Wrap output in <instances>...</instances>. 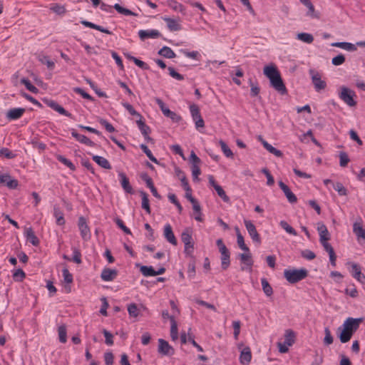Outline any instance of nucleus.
Returning <instances> with one entry per match:
<instances>
[{
  "mask_svg": "<svg viewBox=\"0 0 365 365\" xmlns=\"http://www.w3.org/2000/svg\"><path fill=\"white\" fill-rule=\"evenodd\" d=\"M363 318H347L341 327L338 328L339 338L341 343L348 342L359 327L360 324L363 322Z\"/></svg>",
  "mask_w": 365,
  "mask_h": 365,
  "instance_id": "nucleus-1",
  "label": "nucleus"
},
{
  "mask_svg": "<svg viewBox=\"0 0 365 365\" xmlns=\"http://www.w3.org/2000/svg\"><path fill=\"white\" fill-rule=\"evenodd\" d=\"M264 74L269 78L271 86L279 94L286 95L287 93V89L275 65L266 66L264 68Z\"/></svg>",
  "mask_w": 365,
  "mask_h": 365,
  "instance_id": "nucleus-2",
  "label": "nucleus"
},
{
  "mask_svg": "<svg viewBox=\"0 0 365 365\" xmlns=\"http://www.w3.org/2000/svg\"><path fill=\"white\" fill-rule=\"evenodd\" d=\"M308 276V270L305 268L299 269H285L284 271V277L290 284H295Z\"/></svg>",
  "mask_w": 365,
  "mask_h": 365,
  "instance_id": "nucleus-3",
  "label": "nucleus"
},
{
  "mask_svg": "<svg viewBox=\"0 0 365 365\" xmlns=\"http://www.w3.org/2000/svg\"><path fill=\"white\" fill-rule=\"evenodd\" d=\"M339 97L344 103L350 107H354L357 103L356 101L354 99V98L356 97L355 92L347 87L342 86L341 88Z\"/></svg>",
  "mask_w": 365,
  "mask_h": 365,
  "instance_id": "nucleus-4",
  "label": "nucleus"
},
{
  "mask_svg": "<svg viewBox=\"0 0 365 365\" xmlns=\"http://www.w3.org/2000/svg\"><path fill=\"white\" fill-rule=\"evenodd\" d=\"M155 102L160 108V110L165 116L170 118L175 123H178L182 120L181 116L178 115L176 113L170 110L168 108H167L163 101L160 98H156Z\"/></svg>",
  "mask_w": 365,
  "mask_h": 365,
  "instance_id": "nucleus-5",
  "label": "nucleus"
},
{
  "mask_svg": "<svg viewBox=\"0 0 365 365\" xmlns=\"http://www.w3.org/2000/svg\"><path fill=\"white\" fill-rule=\"evenodd\" d=\"M346 264L351 267L350 272L351 276L361 284H365V274L361 272V266L356 262H348Z\"/></svg>",
  "mask_w": 365,
  "mask_h": 365,
  "instance_id": "nucleus-6",
  "label": "nucleus"
},
{
  "mask_svg": "<svg viewBox=\"0 0 365 365\" xmlns=\"http://www.w3.org/2000/svg\"><path fill=\"white\" fill-rule=\"evenodd\" d=\"M309 73L312 77V81L314 84V88L317 91H319L326 88L327 83L324 81L322 80L321 75L313 69L309 70Z\"/></svg>",
  "mask_w": 365,
  "mask_h": 365,
  "instance_id": "nucleus-7",
  "label": "nucleus"
},
{
  "mask_svg": "<svg viewBox=\"0 0 365 365\" xmlns=\"http://www.w3.org/2000/svg\"><path fill=\"white\" fill-rule=\"evenodd\" d=\"M43 102L48 107L56 110L61 115L73 118V115L71 113L68 112L65 110L61 106H60L57 102L51 99L44 98L43 99Z\"/></svg>",
  "mask_w": 365,
  "mask_h": 365,
  "instance_id": "nucleus-8",
  "label": "nucleus"
},
{
  "mask_svg": "<svg viewBox=\"0 0 365 365\" xmlns=\"http://www.w3.org/2000/svg\"><path fill=\"white\" fill-rule=\"evenodd\" d=\"M158 352L164 356H173L175 354V349L168 342L163 339H158Z\"/></svg>",
  "mask_w": 365,
  "mask_h": 365,
  "instance_id": "nucleus-9",
  "label": "nucleus"
},
{
  "mask_svg": "<svg viewBox=\"0 0 365 365\" xmlns=\"http://www.w3.org/2000/svg\"><path fill=\"white\" fill-rule=\"evenodd\" d=\"M353 232L357 237L360 244L365 242V228L363 227L361 219L360 222H355L353 225Z\"/></svg>",
  "mask_w": 365,
  "mask_h": 365,
  "instance_id": "nucleus-10",
  "label": "nucleus"
},
{
  "mask_svg": "<svg viewBox=\"0 0 365 365\" xmlns=\"http://www.w3.org/2000/svg\"><path fill=\"white\" fill-rule=\"evenodd\" d=\"M244 223L252 240L254 242L260 244L261 239L259 235L258 234L256 230L255 225L250 220H245Z\"/></svg>",
  "mask_w": 365,
  "mask_h": 365,
  "instance_id": "nucleus-11",
  "label": "nucleus"
},
{
  "mask_svg": "<svg viewBox=\"0 0 365 365\" xmlns=\"http://www.w3.org/2000/svg\"><path fill=\"white\" fill-rule=\"evenodd\" d=\"M78 227L81 232V235L84 240H88L91 238L90 229L86 223L85 217L83 216L78 218Z\"/></svg>",
  "mask_w": 365,
  "mask_h": 365,
  "instance_id": "nucleus-12",
  "label": "nucleus"
},
{
  "mask_svg": "<svg viewBox=\"0 0 365 365\" xmlns=\"http://www.w3.org/2000/svg\"><path fill=\"white\" fill-rule=\"evenodd\" d=\"M279 186L284 193L286 197L287 198V200L293 204L296 203L297 202V197L296 195L291 191L289 187L284 184L282 181L279 182Z\"/></svg>",
  "mask_w": 365,
  "mask_h": 365,
  "instance_id": "nucleus-13",
  "label": "nucleus"
},
{
  "mask_svg": "<svg viewBox=\"0 0 365 365\" xmlns=\"http://www.w3.org/2000/svg\"><path fill=\"white\" fill-rule=\"evenodd\" d=\"M163 19L166 22L167 27L170 31H178L181 30L182 27L180 24V19H172L170 17H163Z\"/></svg>",
  "mask_w": 365,
  "mask_h": 365,
  "instance_id": "nucleus-14",
  "label": "nucleus"
},
{
  "mask_svg": "<svg viewBox=\"0 0 365 365\" xmlns=\"http://www.w3.org/2000/svg\"><path fill=\"white\" fill-rule=\"evenodd\" d=\"M0 183L5 184L9 189H16L19 185L18 180L12 179L9 174L0 175Z\"/></svg>",
  "mask_w": 365,
  "mask_h": 365,
  "instance_id": "nucleus-15",
  "label": "nucleus"
},
{
  "mask_svg": "<svg viewBox=\"0 0 365 365\" xmlns=\"http://www.w3.org/2000/svg\"><path fill=\"white\" fill-rule=\"evenodd\" d=\"M136 123L142 135L144 136L145 140H147L148 142H153V140L149 136V133L150 132V127L148 126L140 118H139V120L136 121Z\"/></svg>",
  "mask_w": 365,
  "mask_h": 365,
  "instance_id": "nucleus-16",
  "label": "nucleus"
},
{
  "mask_svg": "<svg viewBox=\"0 0 365 365\" xmlns=\"http://www.w3.org/2000/svg\"><path fill=\"white\" fill-rule=\"evenodd\" d=\"M118 276V271L115 269L105 268L103 269L101 277L105 282L114 280Z\"/></svg>",
  "mask_w": 365,
  "mask_h": 365,
  "instance_id": "nucleus-17",
  "label": "nucleus"
},
{
  "mask_svg": "<svg viewBox=\"0 0 365 365\" xmlns=\"http://www.w3.org/2000/svg\"><path fill=\"white\" fill-rule=\"evenodd\" d=\"M25 111V108H11L6 113V116L9 120H17L23 115Z\"/></svg>",
  "mask_w": 365,
  "mask_h": 365,
  "instance_id": "nucleus-18",
  "label": "nucleus"
},
{
  "mask_svg": "<svg viewBox=\"0 0 365 365\" xmlns=\"http://www.w3.org/2000/svg\"><path fill=\"white\" fill-rule=\"evenodd\" d=\"M118 176L120 178L121 186L125 192L129 194H133V189L130 185L129 179L127 178L126 175L123 172H120L118 173Z\"/></svg>",
  "mask_w": 365,
  "mask_h": 365,
  "instance_id": "nucleus-19",
  "label": "nucleus"
},
{
  "mask_svg": "<svg viewBox=\"0 0 365 365\" xmlns=\"http://www.w3.org/2000/svg\"><path fill=\"white\" fill-rule=\"evenodd\" d=\"M138 36L142 41H144L148 38H158L161 34L158 30H140L138 31Z\"/></svg>",
  "mask_w": 365,
  "mask_h": 365,
  "instance_id": "nucleus-20",
  "label": "nucleus"
},
{
  "mask_svg": "<svg viewBox=\"0 0 365 365\" xmlns=\"http://www.w3.org/2000/svg\"><path fill=\"white\" fill-rule=\"evenodd\" d=\"M71 135L73 138H75L76 140H78V142L83 143L86 145L91 146V147L95 145V143L91 140H90L88 137H86L84 135L78 133L76 132V130L74 129L71 130Z\"/></svg>",
  "mask_w": 365,
  "mask_h": 365,
  "instance_id": "nucleus-21",
  "label": "nucleus"
},
{
  "mask_svg": "<svg viewBox=\"0 0 365 365\" xmlns=\"http://www.w3.org/2000/svg\"><path fill=\"white\" fill-rule=\"evenodd\" d=\"M164 236L172 245H176L178 244L177 240L173 232L172 227L170 224H166L164 227Z\"/></svg>",
  "mask_w": 365,
  "mask_h": 365,
  "instance_id": "nucleus-22",
  "label": "nucleus"
},
{
  "mask_svg": "<svg viewBox=\"0 0 365 365\" xmlns=\"http://www.w3.org/2000/svg\"><path fill=\"white\" fill-rule=\"evenodd\" d=\"M252 359L250 348L247 346L243 349L240 356V361L243 365H248Z\"/></svg>",
  "mask_w": 365,
  "mask_h": 365,
  "instance_id": "nucleus-23",
  "label": "nucleus"
},
{
  "mask_svg": "<svg viewBox=\"0 0 365 365\" xmlns=\"http://www.w3.org/2000/svg\"><path fill=\"white\" fill-rule=\"evenodd\" d=\"M317 230L319 233V242H323L324 241H329L330 240L329 232L324 224L319 223Z\"/></svg>",
  "mask_w": 365,
  "mask_h": 365,
  "instance_id": "nucleus-24",
  "label": "nucleus"
},
{
  "mask_svg": "<svg viewBox=\"0 0 365 365\" xmlns=\"http://www.w3.org/2000/svg\"><path fill=\"white\" fill-rule=\"evenodd\" d=\"M25 236L26 240L30 242L34 246H38L39 245V240L35 235L34 232L31 227L26 228Z\"/></svg>",
  "mask_w": 365,
  "mask_h": 365,
  "instance_id": "nucleus-25",
  "label": "nucleus"
},
{
  "mask_svg": "<svg viewBox=\"0 0 365 365\" xmlns=\"http://www.w3.org/2000/svg\"><path fill=\"white\" fill-rule=\"evenodd\" d=\"M81 23L83 26H85L86 27L93 29L98 30V31H99L101 32H103V33H105V34H112V32L110 31L108 29H105V28H103L101 26L92 23V22L88 21L86 20H83V21H81Z\"/></svg>",
  "mask_w": 365,
  "mask_h": 365,
  "instance_id": "nucleus-26",
  "label": "nucleus"
},
{
  "mask_svg": "<svg viewBox=\"0 0 365 365\" xmlns=\"http://www.w3.org/2000/svg\"><path fill=\"white\" fill-rule=\"evenodd\" d=\"M181 240L184 243L185 247H194L192 235L188 229L182 232L181 235Z\"/></svg>",
  "mask_w": 365,
  "mask_h": 365,
  "instance_id": "nucleus-27",
  "label": "nucleus"
},
{
  "mask_svg": "<svg viewBox=\"0 0 365 365\" xmlns=\"http://www.w3.org/2000/svg\"><path fill=\"white\" fill-rule=\"evenodd\" d=\"M247 253H240L239 254V258L241 262L246 264L249 269L251 270L252 267L253 265V260L252 259V255L250 252H246Z\"/></svg>",
  "mask_w": 365,
  "mask_h": 365,
  "instance_id": "nucleus-28",
  "label": "nucleus"
},
{
  "mask_svg": "<svg viewBox=\"0 0 365 365\" xmlns=\"http://www.w3.org/2000/svg\"><path fill=\"white\" fill-rule=\"evenodd\" d=\"M175 172L176 175L179 178L181 181L182 186L184 190H189V183L187 180V178L183 171H182L178 167L175 168Z\"/></svg>",
  "mask_w": 365,
  "mask_h": 365,
  "instance_id": "nucleus-29",
  "label": "nucleus"
},
{
  "mask_svg": "<svg viewBox=\"0 0 365 365\" xmlns=\"http://www.w3.org/2000/svg\"><path fill=\"white\" fill-rule=\"evenodd\" d=\"M331 46L341 48L349 51H354L356 50V45L349 42H335L332 43Z\"/></svg>",
  "mask_w": 365,
  "mask_h": 365,
  "instance_id": "nucleus-30",
  "label": "nucleus"
},
{
  "mask_svg": "<svg viewBox=\"0 0 365 365\" xmlns=\"http://www.w3.org/2000/svg\"><path fill=\"white\" fill-rule=\"evenodd\" d=\"M92 158L101 168L108 170L111 169V165L106 158L98 155H93Z\"/></svg>",
  "mask_w": 365,
  "mask_h": 365,
  "instance_id": "nucleus-31",
  "label": "nucleus"
},
{
  "mask_svg": "<svg viewBox=\"0 0 365 365\" xmlns=\"http://www.w3.org/2000/svg\"><path fill=\"white\" fill-rule=\"evenodd\" d=\"M296 335L292 329H287L284 334V343L288 346H292L295 342Z\"/></svg>",
  "mask_w": 365,
  "mask_h": 365,
  "instance_id": "nucleus-32",
  "label": "nucleus"
},
{
  "mask_svg": "<svg viewBox=\"0 0 365 365\" xmlns=\"http://www.w3.org/2000/svg\"><path fill=\"white\" fill-rule=\"evenodd\" d=\"M192 209H193V212H194L195 220L198 222H202L203 218L202 217V209H201V206H200L199 202L197 201L195 203L192 204Z\"/></svg>",
  "mask_w": 365,
  "mask_h": 365,
  "instance_id": "nucleus-33",
  "label": "nucleus"
},
{
  "mask_svg": "<svg viewBox=\"0 0 365 365\" xmlns=\"http://www.w3.org/2000/svg\"><path fill=\"white\" fill-rule=\"evenodd\" d=\"M53 215L56 218L57 225H63L65 224L63 213L60 210V208L56 205L53 207Z\"/></svg>",
  "mask_w": 365,
  "mask_h": 365,
  "instance_id": "nucleus-34",
  "label": "nucleus"
},
{
  "mask_svg": "<svg viewBox=\"0 0 365 365\" xmlns=\"http://www.w3.org/2000/svg\"><path fill=\"white\" fill-rule=\"evenodd\" d=\"M158 54L167 58H173L176 56L175 53L168 46H163L158 51Z\"/></svg>",
  "mask_w": 365,
  "mask_h": 365,
  "instance_id": "nucleus-35",
  "label": "nucleus"
},
{
  "mask_svg": "<svg viewBox=\"0 0 365 365\" xmlns=\"http://www.w3.org/2000/svg\"><path fill=\"white\" fill-rule=\"evenodd\" d=\"M230 264V251L221 254V267L223 270H226Z\"/></svg>",
  "mask_w": 365,
  "mask_h": 365,
  "instance_id": "nucleus-36",
  "label": "nucleus"
},
{
  "mask_svg": "<svg viewBox=\"0 0 365 365\" xmlns=\"http://www.w3.org/2000/svg\"><path fill=\"white\" fill-rule=\"evenodd\" d=\"M140 194L142 197V208L144 209L148 214H150L149 199L147 193L144 191H140Z\"/></svg>",
  "mask_w": 365,
  "mask_h": 365,
  "instance_id": "nucleus-37",
  "label": "nucleus"
},
{
  "mask_svg": "<svg viewBox=\"0 0 365 365\" xmlns=\"http://www.w3.org/2000/svg\"><path fill=\"white\" fill-rule=\"evenodd\" d=\"M140 148L152 162L158 165H161L146 145L141 144Z\"/></svg>",
  "mask_w": 365,
  "mask_h": 365,
  "instance_id": "nucleus-38",
  "label": "nucleus"
},
{
  "mask_svg": "<svg viewBox=\"0 0 365 365\" xmlns=\"http://www.w3.org/2000/svg\"><path fill=\"white\" fill-rule=\"evenodd\" d=\"M170 337L173 341H175L178 339V325L174 317H170Z\"/></svg>",
  "mask_w": 365,
  "mask_h": 365,
  "instance_id": "nucleus-39",
  "label": "nucleus"
},
{
  "mask_svg": "<svg viewBox=\"0 0 365 365\" xmlns=\"http://www.w3.org/2000/svg\"><path fill=\"white\" fill-rule=\"evenodd\" d=\"M113 8L119 14H123L125 16H138L137 14L134 13L133 11H130L128 9H126V8H124V7L121 6L119 4H114Z\"/></svg>",
  "mask_w": 365,
  "mask_h": 365,
  "instance_id": "nucleus-40",
  "label": "nucleus"
},
{
  "mask_svg": "<svg viewBox=\"0 0 365 365\" xmlns=\"http://www.w3.org/2000/svg\"><path fill=\"white\" fill-rule=\"evenodd\" d=\"M140 271L145 277L155 276V270L152 266L142 265L140 266Z\"/></svg>",
  "mask_w": 365,
  "mask_h": 365,
  "instance_id": "nucleus-41",
  "label": "nucleus"
},
{
  "mask_svg": "<svg viewBox=\"0 0 365 365\" xmlns=\"http://www.w3.org/2000/svg\"><path fill=\"white\" fill-rule=\"evenodd\" d=\"M190 110L192 120L195 121V123L197 121L198 119L202 118L199 107L197 105L192 104L190 106Z\"/></svg>",
  "mask_w": 365,
  "mask_h": 365,
  "instance_id": "nucleus-42",
  "label": "nucleus"
},
{
  "mask_svg": "<svg viewBox=\"0 0 365 365\" xmlns=\"http://www.w3.org/2000/svg\"><path fill=\"white\" fill-rule=\"evenodd\" d=\"M262 289L264 293L267 296L270 297L273 294V289L268 281L265 278L261 279Z\"/></svg>",
  "mask_w": 365,
  "mask_h": 365,
  "instance_id": "nucleus-43",
  "label": "nucleus"
},
{
  "mask_svg": "<svg viewBox=\"0 0 365 365\" xmlns=\"http://www.w3.org/2000/svg\"><path fill=\"white\" fill-rule=\"evenodd\" d=\"M56 159L59 162L62 163L63 165L67 166L72 171L76 170V166L74 165V164L71 160H69L68 159L65 158L64 156L61 155H58L56 156Z\"/></svg>",
  "mask_w": 365,
  "mask_h": 365,
  "instance_id": "nucleus-44",
  "label": "nucleus"
},
{
  "mask_svg": "<svg viewBox=\"0 0 365 365\" xmlns=\"http://www.w3.org/2000/svg\"><path fill=\"white\" fill-rule=\"evenodd\" d=\"M128 312L131 317H137L140 314V309L135 303H131L128 306Z\"/></svg>",
  "mask_w": 365,
  "mask_h": 365,
  "instance_id": "nucleus-45",
  "label": "nucleus"
},
{
  "mask_svg": "<svg viewBox=\"0 0 365 365\" xmlns=\"http://www.w3.org/2000/svg\"><path fill=\"white\" fill-rule=\"evenodd\" d=\"M297 38L304 43H312L314 41V37L308 33H299L297 34Z\"/></svg>",
  "mask_w": 365,
  "mask_h": 365,
  "instance_id": "nucleus-46",
  "label": "nucleus"
},
{
  "mask_svg": "<svg viewBox=\"0 0 365 365\" xmlns=\"http://www.w3.org/2000/svg\"><path fill=\"white\" fill-rule=\"evenodd\" d=\"M334 189L338 192V194L341 196L347 195V190L343 185L341 182H337L336 183H333Z\"/></svg>",
  "mask_w": 365,
  "mask_h": 365,
  "instance_id": "nucleus-47",
  "label": "nucleus"
},
{
  "mask_svg": "<svg viewBox=\"0 0 365 365\" xmlns=\"http://www.w3.org/2000/svg\"><path fill=\"white\" fill-rule=\"evenodd\" d=\"M21 83L24 85L29 91L34 93H38V89L34 86L29 79L23 78L21 79Z\"/></svg>",
  "mask_w": 365,
  "mask_h": 365,
  "instance_id": "nucleus-48",
  "label": "nucleus"
},
{
  "mask_svg": "<svg viewBox=\"0 0 365 365\" xmlns=\"http://www.w3.org/2000/svg\"><path fill=\"white\" fill-rule=\"evenodd\" d=\"M219 144H220L221 149H222L223 153L225 154V155L227 158H232L233 153H232V150L230 149V148L227 146V145L225 143V142L223 141L222 140H220L219 141Z\"/></svg>",
  "mask_w": 365,
  "mask_h": 365,
  "instance_id": "nucleus-49",
  "label": "nucleus"
},
{
  "mask_svg": "<svg viewBox=\"0 0 365 365\" xmlns=\"http://www.w3.org/2000/svg\"><path fill=\"white\" fill-rule=\"evenodd\" d=\"M279 225L289 234L292 235L294 236L297 235V232H296V230L292 226H290L287 222L282 220L279 222Z\"/></svg>",
  "mask_w": 365,
  "mask_h": 365,
  "instance_id": "nucleus-50",
  "label": "nucleus"
},
{
  "mask_svg": "<svg viewBox=\"0 0 365 365\" xmlns=\"http://www.w3.org/2000/svg\"><path fill=\"white\" fill-rule=\"evenodd\" d=\"M215 190H216L219 197H221L225 202H230V197L226 195L225 190L220 185H218L217 186H216Z\"/></svg>",
  "mask_w": 365,
  "mask_h": 365,
  "instance_id": "nucleus-51",
  "label": "nucleus"
},
{
  "mask_svg": "<svg viewBox=\"0 0 365 365\" xmlns=\"http://www.w3.org/2000/svg\"><path fill=\"white\" fill-rule=\"evenodd\" d=\"M59 341L61 343H66L67 341L66 327L65 325H61L58 329Z\"/></svg>",
  "mask_w": 365,
  "mask_h": 365,
  "instance_id": "nucleus-52",
  "label": "nucleus"
},
{
  "mask_svg": "<svg viewBox=\"0 0 365 365\" xmlns=\"http://www.w3.org/2000/svg\"><path fill=\"white\" fill-rule=\"evenodd\" d=\"M16 154H14L7 148H2L0 149V157H4L7 159H13L16 157Z\"/></svg>",
  "mask_w": 365,
  "mask_h": 365,
  "instance_id": "nucleus-53",
  "label": "nucleus"
},
{
  "mask_svg": "<svg viewBox=\"0 0 365 365\" xmlns=\"http://www.w3.org/2000/svg\"><path fill=\"white\" fill-rule=\"evenodd\" d=\"M339 165L341 167H346L350 161L349 158L346 153L341 151L339 153Z\"/></svg>",
  "mask_w": 365,
  "mask_h": 365,
  "instance_id": "nucleus-54",
  "label": "nucleus"
},
{
  "mask_svg": "<svg viewBox=\"0 0 365 365\" xmlns=\"http://www.w3.org/2000/svg\"><path fill=\"white\" fill-rule=\"evenodd\" d=\"M325 336L324 338V344L327 346L331 344L334 341V338L331 334V331L328 327L324 329Z\"/></svg>",
  "mask_w": 365,
  "mask_h": 365,
  "instance_id": "nucleus-55",
  "label": "nucleus"
},
{
  "mask_svg": "<svg viewBox=\"0 0 365 365\" xmlns=\"http://www.w3.org/2000/svg\"><path fill=\"white\" fill-rule=\"evenodd\" d=\"M261 172L265 175V176L267 179V185L268 186H272L274 184V179L273 176L271 175L269 170L267 168H264L262 169Z\"/></svg>",
  "mask_w": 365,
  "mask_h": 365,
  "instance_id": "nucleus-56",
  "label": "nucleus"
},
{
  "mask_svg": "<svg viewBox=\"0 0 365 365\" xmlns=\"http://www.w3.org/2000/svg\"><path fill=\"white\" fill-rule=\"evenodd\" d=\"M51 10L58 15L64 14L66 12L65 6L58 4H53Z\"/></svg>",
  "mask_w": 365,
  "mask_h": 365,
  "instance_id": "nucleus-57",
  "label": "nucleus"
},
{
  "mask_svg": "<svg viewBox=\"0 0 365 365\" xmlns=\"http://www.w3.org/2000/svg\"><path fill=\"white\" fill-rule=\"evenodd\" d=\"M99 123L103 125L106 130L109 133H113L115 131V128L113 126L112 124H110L109 122H108L106 120L103 118H100L98 120Z\"/></svg>",
  "mask_w": 365,
  "mask_h": 365,
  "instance_id": "nucleus-58",
  "label": "nucleus"
},
{
  "mask_svg": "<svg viewBox=\"0 0 365 365\" xmlns=\"http://www.w3.org/2000/svg\"><path fill=\"white\" fill-rule=\"evenodd\" d=\"M191 171L193 178V180H199L198 176L201 174V170L200 168V165H191Z\"/></svg>",
  "mask_w": 365,
  "mask_h": 365,
  "instance_id": "nucleus-59",
  "label": "nucleus"
},
{
  "mask_svg": "<svg viewBox=\"0 0 365 365\" xmlns=\"http://www.w3.org/2000/svg\"><path fill=\"white\" fill-rule=\"evenodd\" d=\"M73 91L76 93L80 94L83 98L89 100V101H93V98L90 96L88 93H87L83 89L79 87H76L73 88Z\"/></svg>",
  "mask_w": 365,
  "mask_h": 365,
  "instance_id": "nucleus-60",
  "label": "nucleus"
},
{
  "mask_svg": "<svg viewBox=\"0 0 365 365\" xmlns=\"http://www.w3.org/2000/svg\"><path fill=\"white\" fill-rule=\"evenodd\" d=\"M116 225L127 235H131V232L129 228H128L125 225L123 221L117 217L114 220Z\"/></svg>",
  "mask_w": 365,
  "mask_h": 365,
  "instance_id": "nucleus-61",
  "label": "nucleus"
},
{
  "mask_svg": "<svg viewBox=\"0 0 365 365\" xmlns=\"http://www.w3.org/2000/svg\"><path fill=\"white\" fill-rule=\"evenodd\" d=\"M237 245L240 248L245 252H250L249 247L245 244L244 237L241 234H238V237H237Z\"/></svg>",
  "mask_w": 365,
  "mask_h": 365,
  "instance_id": "nucleus-62",
  "label": "nucleus"
},
{
  "mask_svg": "<svg viewBox=\"0 0 365 365\" xmlns=\"http://www.w3.org/2000/svg\"><path fill=\"white\" fill-rule=\"evenodd\" d=\"M345 62V56L340 53L331 59V63L334 66H340Z\"/></svg>",
  "mask_w": 365,
  "mask_h": 365,
  "instance_id": "nucleus-63",
  "label": "nucleus"
},
{
  "mask_svg": "<svg viewBox=\"0 0 365 365\" xmlns=\"http://www.w3.org/2000/svg\"><path fill=\"white\" fill-rule=\"evenodd\" d=\"M168 70L169 71V74L170 75V76H172L173 78L178 80V81H182L184 79V76L178 73L175 69L174 68L171 67V66H169L168 68Z\"/></svg>",
  "mask_w": 365,
  "mask_h": 365,
  "instance_id": "nucleus-64",
  "label": "nucleus"
}]
</instances>
